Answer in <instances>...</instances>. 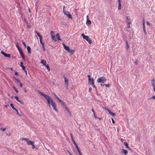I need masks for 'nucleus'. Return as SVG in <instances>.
Listing matches in <instances>:
<instances>
[{
  "mask_svg": "<svg viewBox=\"0 0 155 155\" xmlns=\"http://www.w3.org/2000/svg\"><path fill=\"white\" fill-rule=\"evenodd\" d=\"M39 93L42 96H43L47 100L49 106L50 107L51 105L53 107L54 110L56 112H58V110L56 108V105L53 100L49 96H48L45 94H43L41 92H40Z\"/></svg>",
  "mask_w": 155,
  "mask_h": 155,
  "instance_id": "obj_1",
  "label": "nucleus"
},
{
  "mask_svg": "<svg viewBox=\"0 0 155 155\" xmlns=\"http://www.w3.org/2000/svg\"><path fill=\"white\" fill-rule=\"evenodd\" d=\"M54 32L53 31H51L50 34L51 35L53 40L55 41H57V40H61V39L60 38L59 35L58 33L56 35V36L54 35Z\"/></svg>",
  "mask_w": 155,
  "mask_h": 155,
  "instance_id": "obj_2",
  "label": "nucleus"
},
{
  "mask_svg": "<svg viewBox=\"0 0 155 155\" xmlns=\"http://www.w3.org/2000/svg\"><path fill=\"white\" fill-rule=\"evenodd\" d=\"M35 32L37 34L38 36L39 37L40 43L42 45L43 50L44 51H45V45L44 42L42 41V35L36 31H35Z\"/></svg>",
  "mask_w": 155,
  "mask_h": 155,
  "instance_id": "obj_3",
  "label": "nucleus"
},
{
  "mask_svg": "<svg viewBox=\"0 0 155 155\" xmlns=\"http://www.w3.org/2000/svg\"><path fill=\"white\" fill-rule=\"evenodd\" d=\"M81 36H83V38L85 39L89 44L92 43V40L88 36L85 35L83 33L81 34Z\"/></svg>",
  "mask_w": 155,
  "mask_h": 155,
  "instance_id": "obj_4",
  "label": "nucleus"
},
{
  "mask_svg": "<svg viewBox=\"0 0 155 155\" xmlns=\"http://www.w3.org/2000/svg\"><path fill=\"white\" fill-rule=\"evenodd\" d=\"M88 81L89 85H92L94 88L97 90V87L94 85V79L91 78V79H88Z\"/></svg>",
  "mask_w": 155,
  "mask_h": 155,
  "instance_id": "obj_5",
  "label": "nucleus"
},
{
  "mask_svg": "<svg viewBox=\"0 0 155 155\" xmlns=\"http://www.w3.org/2000/svg\"><path fill=\"white\" fill-rule=\"evenodd\" d=\"M107 81L106 78L105 77H102L98 78L97 80L98 83H104Z\"/></svg>",
  "mask_w": 155,
  "mask_h": 155,
  "instance_id": "obj_6",
  "label": "nucleus"
},
{
  "mask_svg": "<svg viewBox=\"0 0 155 155\" xmlns=\"http://www.w3.org/2000/svg\"><path fill=\"white\" fill-rule=\"evenodd\" d=\"M10 106L12 107V108L13 109L16 111L17 114L18 115V116H21V115L19 113L18 110L16 108L14 107L13 104H10Z\"/></svg>",
  "mask_w": 155,
  "mask_h": 155,
  "instance_id": "obj_7",
  "label": "nucleus"
},
{
  "mask_svg": "<svg viewBox=\"0 0 155 155\" xmlns=\"http://www.w3.org/2000/svg\"><path fill=\"white\" fill-rule=\"evenodd\" d=\"M1 54L3 55L5 57L10 58L11 56L10 54H7L3 51L1 52Z\"/></svg>",
  "mask_w": 155,
  "mask_h": 155,
  "instance_id": "obj_8",
  "label": "nucleus"
},
{
  "mask_svg": "<svg viewBox=\"0 0 155 155\" xmlns=\"http://www.w3.org/2000/svg\"><path fill=\"white\" fill-rule=\"evenodd\" d=\"M64 79L65 84L67 85V87L68 88L69 85L68 80L65 77H64Z\"/></svg>",
  "mask_w": 155,
  "mask_h": 155,
  "instance_id": "obj_9",
  "label": "nucleus"
},
{
  "mask_svg": "<svg viewBox=\"0 0 155 155\" xmlns=\"http://www.w3.org/2000/svg\"><path fill=\"white\" fill-rule=\"evenodd\" d=\"M19 51V52L20 53V55H21L22 58H23V59H24V60H25V57H24V55L23 54V53L22 51V50L21 49Z\"/></svg>",
  "mask_w": 155,
  "mask_h": 155,
  "instance_id": "obj_10",
  "label": "nucleus"
},
{
  "mask_svg": "<svg viewBox=\"0 0 155 155\" xmlns=\"http://www.w3.org/2000/svg\"><path fill=\"white\" fill-rule=\"evenodd\" d=\"M118 9L120 10L121 9V1L120 0H118Z\"/></svg>",
  "mask_w": 155,
  "mask_h": 155,
  "instance_id": "obj_11",
  "label": "nucleus"
},
{
  "mask_svg": "<svg viewBox=\"0 0 155 155\" xmlns=\"http://www.w3.org/2000/svg\"><path fill=\"white\" fill-rule=\"evenodd\" d=\"M126 21L127 23L128 24H130L131 23V20L130 18H128V17L127 16L126 17Z\"/></svg>",
  "mask_w": 155,
  "mask_h": 155,
  "instance_id": "obj_12",
  "label": "nucleus"
},
{
  "mask_svg": "<svg viewBox=\"0 0 155 155\" xmlns=\"http://www.w3.org/2000/svg\"><path fill=\"white\" fill-rule=\"evenodd\" d=\"M68 51L71 55H73L74 54L75 50H71L70 49Z\"/></svg>",
  "mask_w": 155,
  "mask_h": 155,
  "instance_id": "obj_13",
  "label": "nucleus"
},
{
  "mask_svg": "<svg viewBox=\"0 0 155 155\" xmlns=\"http://www.w3.org/2000/svg\"><path fill=\"white\" fill-rule=\"evenodd\" d=\"M41 63L44 66L46 65V61L42 59L41 61Z\"/></svg>",
  "mask_w": 155,
  "mask_h": 155,
  "instance_id": "obj_14",
  "label": "nucleus"
},
{
  "mask_svg": "<svg viewBox=\"0 0 155 155\" xmlns=\"http://www.w3.org/2000/svg\"><path fill=\"white\" fill-rule=\"evenodd\" d=\"M121 152L122 153H124L125 154V155H127L128 152L127 151V150L124 149H122Z\"/></svg>",
  "mask_w": 155,
  "mask_h": 155,
  "instance_id": "obj_15",
  "label": "nucleus"
},
{
  "mask_svg": "<svg viewBox=\"0 0 155 155\" xmlns=\"http://www.w3.org/2000/svg\"><path fill=\"white\" fill-rule=\"evenodd\" d=\"M63 45L65 49L68 51L70 49L69 47L66 46V45L64 43Z\"/></svg>",
  "mask_w": 155,
  "mask_h": 155,
  "instance_id": "obj_16",
  "label": "nucleus"
},
{
  "mask_svg": "<svg viewBox=\"0 0 155 155\" xmlns=\"http://www.w3.org/2000/svg\"><path fill=\"white\" fill-rule=\"evenodd\" d=\"M91 21L90 20H89V19H87V20L86 22V25L87 26H89L91 24Z\"/></svg>",
  "mask_w": 155,
  "mask_h": 155,
  "instance_id": "obj_17",
  "label": "nucleus"
},
{
  "mask_svg": "<svg viewBox=\"0 0 155 155\" xmlns=\"http://www.w3.org/2000/svg\"><path fill=\"white\" fill-rule=\"evenodd\" d=\"M27 47L28 53L31 54V48L29 46H27Z\"/></svg>",
  "mask_w": 155,
  "mask_h": 155,
  "instance_id": "obj_18",
  "label": "nucleus"
},
{
  "mask_svg": "<svg viewBox=\"0 0 155 155\" xmlns=\"http://www.w3.org/2000/svg\"><path fill=\"white\" fill-rule=\"evenodd\" d=\"M20 66L22 68V69L23 70H25V67L23 65V62H21L20 63Z\"/></svg>",
  "mask_w": 155,
  "mask_h": 155,
  "instance_id": "obj_19",
  "label": "nucleus"
},
{
  "mask_svg": "<svg viewBox=\"0 0 155 155\" xmlns=\"http://www.w3.org/2000/svg\"><path fill=\"white\" fill-rule=\"evenodd\" d=\"M33 143H34L33 141H28V140L27 142V144L28 145H31Z\"/></svg>",
  "mask_w": 155,
  "mask_h": 155,
  "instance_id": "obj_20",
  "label": "nucleus"
},
{
  "mask_svg": "<svg viewBox=\"0 0 155 155\" xmlns=\"http://www.w3.org/2000/svg\"><path fill=\"white\" fill-rule=\"evenodd\" d=\"M14 98L16 99L17 101L20 102V103H21V101L19 99L18 97L16 96H15L14 97Z\"/></svg>",
  "mask_w": 155,
  "mask_h": 155,
  "instance_id": "obj_21",
  "label": "nucleus"
},
{
  "mask_svg": "<svg viewBox=\"0 0 155 155\" xmlns=\"http://www.w3.org/2000/svg\"><path fill=\"white\" fill-rule=\"evenodd\" d=\"M16 46L18 51L21 49L19 47V45L18 43H17L16 45Z\"/></svg>",
  "mask_w": 155,
  "mask_h": 155,
  "instance_id": "obj_22",
  "label": "nucleus"
},
{
  "mask_svg": "<svg viewBox=\"0 0 155 155\" xmlns=\"http://www.w3.org/2000/svg\"><path fill=\"white\" fill-rule=\"evenodd\" d=\"M67 16L69 18H70V19H72V16L70 14H68Z\"/></svg>",
  "mask_w": 155,
  "mask_h": 155,
  "instance_id": "obj_23",
  "label": "nucleus"
},
{
  "mask_svg": "<svg viewBox=\"0 0 155 155\" xmlns=\"http://www.w3.org/2000/svg\"><path fill=\"white\" fill-rule=\"evenodd\" d=\"M108 113L109 114H110L111 115H112L113 117L115 116V114L111 112L110 110V111H109V112H108Z\"/></svg>",
  "mask_w": 155,
  "mask_h": 155,
  "instance_id": "obj_24",
  "label": "nucleus"
},
{
  "mask_svg": "<svg viewBox=\"0 0 155 155\" xmlns=\"http://www.w3.org/2000/svg\"><path fill=\"white\" fill-rule=\"evenodd\" d=\"M130 47L128 44L127 43V41H126V49L127 50H128L129 48Z\"/></svg>",
  "mask_w": 155,
  "mask_h": 155,
  "instance_id": "obj_25",
  "label": "nucleus"
},
{
  "mask_svg": "<svg viewBox=\"0 0 155 155\" xmlns=\"http://www.w3.org/2000/svg\"><path fill=\"white\" fill-rule=\"evenodd\" d=\"M124 145L126 146V147L129 149H130V148L128 147V143L126 142H124Z\"/></svg>",
  "mask_w": 155,
  "mask_h": 155,
  "instance_id": "obj_26",
  "label": "nucleus"
},
{
  "mask_svg": "<svg viewBox=\"0 0 155 155\" xmlns=\"http://www.w3.org/2000/svg\"><path fill=\"white\" fill-rule=\"evenodd\" d=\"M32 146V148L33 149H35V150L37 149V147H36L34 145V143H33L32 145H31Z\"/></svg>",
  "mask_w": 155,
  "mask_h": 155,
  "instance_id": "obj_27",
  "label": "nucleus"
},
{
  "mask_svg": "<svg viewBox=\"0 0 155 155\" xmlns=\"http://www.w3.org/2000/svg\"><path fill=\"white\" fill-rule=\"evenodd\" d=\"M46 67L47 70L49 71H50V68L49 67V65L48 64H46V65L45 66Z\"/></svg>",
  "mask_w": 155,
  "mask_h": 155,
  "instance_id": "obj_28",
  "label": "nucleus"
},
{
  "mask_svg": "<svg viewBox=\"0 0 155 155\" xmlns=\"http://www.w3.org/2000/svg\"><path fill=\"white\" fill-rule=\"evenodd\" d=\"M152 85L153 84H155V81L154 80V78L151 81Z\"/></svg>",
  "mask_w": 155,
  "mask_h": 155,
  "instance_id": "obj_29",
  "label": "nucleus"
},
{
  "mask_svg": "<svg viewBox=\"0 0 155 155\" xmlns=\"http://www.w3.org/2000/svg\"><path fill=\"white\" fill-rule=\"evenodd\" d=\"M6 128L5 127H2L0 128V130H1L4 131L6 130Z\"/></svg>",
  "mask_w": 155,
  "mask_h": 155,
  "instance_id": "obj_30",
  "label": "nucleus"
},
{
  "mask_svg": "<svg viewBox=\"0 0 155 155\" xmlns=\"http://www.w3.org/2000/svg\"><path fill=\"white\" fill-rule=\"evenodd\" d=\"M75 147L76 148L77 151H78V153L81 152L79 148L78 147V146Z\"/></svg>",
  "mask_w": 155,
  "mask_h": 155,
  "instance_id": "obj_31",
  "label": "nucleus"
},
{
  "mask_svg": "<svg viewBox=\"0 0 155 155\" xmlns=\"http://www.w3.org/2000/svg\"><path fill=\"white\" fill-rule=\"evenodd\" d=\"M63 13H64L67 16L68 14H69V12H64V10H63Z\"/></svg>",
  "mask_w": 155,
  "mask_h": 155,
  "instance_id": "obj_32",
  "label": "nucleus"
},
{
  "mask_svg": "<svg viewBox=\"0 0 155 155\" xmlns=\"http://www.w3.org/2000/svg\"><path fill=\"white\" fill-rule=\"evenodd\" d=\"M143 32L145 34V35L147 34V31H146L145 28H143Z\"/></svg>",
  "mask_w": 155,
  "mask_h": 155,
  "instance_id": "obj_33",
  "label": "nucleus"
},
{
  "mask_svg": "<svg viewBox=\"0 0 155 155\" xmlns=\"http://www.w3.org/2000/svg\"><path fill=\"white\" fill-rule=\"evenodd\" d=\"M21 139L22 140H25L27 142V141L28 140V139L27 138H22Z\"/></svg>",
  "mask_w": 155,
  "mask_h": 155,
  "instance_id": "obj_34",
  "label": "nucleus"
},
{
  "mask_svg": "<svg viewBox=\"0 0 155 155\" xmlns=\"http://www.w3.org/2000/svg\"><path fill=\"white\" fill-rule=\"evenodd\" d=\"M13 88L15 90V91L16 93H18V90H17V89L15 87H13Z\"/></svg>",
  "mask_w": 155,
  "mask_h": 155,
  "instance_id": "obj_35",
  "label": "nucleus"
},
{
  "mask_svg": "<svg viewBox=\"0 0 155 155\" xmlns=\"http://www.w3.org/2000/svg\"><path fill=\"white\" fill-rule=\"evenodd\" d=\"M71 139H72V141H74V138H73V135H72V134H71Z\"/></svg>",
  "mask_w": 155,
  "mask_h": 155,
  "instance_id": "obj_36",
  "label": "nucleus"
},
{
  "mask_svg": "<svg viewBox=\"0 0 155 155\" xmlns=\"http://www.w3.org/2000/svg\"><path fill=\"white\" fill-rule=\"evenodd\" d=\"M103 108L104 109H105V110H107L108 112H109V111H110V110L107 108H106L105 107H103Z\"/></svg>",
  "mask_w": 155,
  "mask_h": 155,
  "instance_id": "obj_37",
  "label": "nucleus"
},
{
  "mask_svg": "<svg viewBox=\"0 0 155 155\" xmlns=\"http://www.w3.org/2000/svg\"><path fill=\"white\" fill-rule=\"evenodd\" d=\"M56 98L58 100V101L61 102L62 103L63 101L60 99L58 97H56Z\"/></svg>",
  "mask_w": 155,
  "mask_h": 155,
  "instance_id": "obj_38",
  "label": "nucleus"
},
{
  "mask_svg": "<svg viewBox=\"0 0 155 155\" xmlns=\"http://www.w3.org/2000/svg\"><path fill=\"white\" fill-rule=\"evenodd\" d=\"M104 85L105 86L107 87H109L110 86V84H105Z\"/></svg>",
  "mask_w": 155,
  "mask_h": 155,
  "instance_id": "obj_39",
  "label": "nucleus"
},
{
  "mask_svg": "<svg viewBox=\"0 0 155 155\" xmlns=\"http://www.w3.org/2000/svg\"><path fill=\"white\" fill-rule=\"evenodd\" d=\"M152 86L153 87V88L154 91V92L155 93V84H153V85H152Z\"/></svg>",
  "mask_w": 155,
  "mask_h": 155,
  "instance_id": "obj_40",
  "label": "nucleus"
},
{
  "mask_svg": "<svg viewBox=\"0 0 155 155\" xmlns=\"http://www.w3.org/2000/svg\"><path fill=\"white\" fill-rule=\"evenodd\" d=\"M152 98H153L155 100V96H153L152 97H151L149 99L150 100Z\"/></svg>",
  "mask_w": 155,
  "mask_h": 155,
  "instance_id": "obj_41",
  "label": "nucleus"
},
{
  "mask_svg": "<svg viewBox=\"0 0 155 155\" xmlns=\"http://www.w3.org/2000/svg\"><path fill=\"white\" fill-rule=\"evenodd\" d=\"M73 143H74V145H75V147L78 146L77 145V144L76 143V142H75V141H73Z\"/></svg>",
  "mask_w": 155,
  "mask_h": 155,
  "instance_id": "obj_42",
  "label": "nucleus"
},
{
  "mask_svg": "<svg viewBox=\"0 0 155 155\" xmlns=\"http://www.w3.org/2000/svg\"><path fill=\"white\" fill-rule=\"evenodd\" d=\"M22 42H23V44L24 46H25V47H26V45L25 43L23 41H22Z\"/></svg>",
  "mask_w": 155,
  "mask_h": 155,
  "instance_id": "obj_43",
  "label": "nucleus"
},
{
  "mask_svg": "<svg viewBox=\"0 0 155 155\" xmlns=\"http://www.w3.org/2000/svg\"><path fill=\"white\" fill-rule=\"evenodd\" d=\"M92 90V89L91 87L89 88V92H91V91Z\"/></svg>",
  "mask_w": 155,
  "mask_h": 155,
  "instance_id": "obj_44",
  "label": "nucleus"
},
{
  "mask_svg": "<svg viewBox=\"0 0 155 155\" xmlns=\"http://www.w3.org/2000/svg\"><path fill=\"white\" fill-rule=\"evenodd\" d=\"M146 23H147V25H150V24L149 22L148 21H147L146 22Z\"/></svg>",
  "mask_w": 155,
  "mask_h": 155,
  "instance_id": "obj_45",
  "label": "nucleus"
},
{
  "mask_svg": "<svg viewBox=\"0 0 155 155\" xmlns=\"http://www.w3.org/2000/svg\"><path fill=\"white\" fill-rule=\"evenodd\" d=\"M94 117L95 118H98L96 116V115L95 114V113H94Z\"/></svg>",
  "mask_w": 155,
  "mask_h": 155,
  "instance_id": "obj_46",
  "label": "nucleus"
},
{
  "mask_svg": "<svg viewBox=\"0 0 155 155\" xmlns=\"http://www.w3.org/2000/svg\"><path fill=\"white\" fill-rule=\"evenodd\" d=\"M23 70L25 71V73L26 75H27V71L25 69V70Z\"/></svg>",
  "mask_w": 155,
  "mask_h": 155,
  "instance_id": "obj_47",
  "label": "nucleus"
},
{
  "mask_svg": "<svg viewBox=\"0 0 155 155\" xmlns=\"http://www.w3.org/2000/svg\"><path fill=\"white\" fill-rule=\"evenodd\" d=\"M11 135V134L10 133H7L6 134V135H7V136H10Z\"/></svg>",
  "mask_w": 155,
  "mask_h": 155,
  "instance_id": "obj_48",
  "label": "nucleus"
},
{
  "mask_svg": "<svg viewBox=\"0 0 155 155\" xmlns=\"http://www.w3.org/2000/svg\"><path fill=\"white\" fill-rule=\"evenodd\" d=\"M87 76L88 77V79H91V76L90 75H87Z\"/></svg>",
  "mask_w": 155,
  "mask_h": 155,
  "instance_id": "obj_49",
  "label": "nucleus"
},
{
  "mask_svg": "<svg viewBox=\"0 0 155 155\" xmlns=\"http://www.w3.org/2000/svg\"><path fill=\"white\" fill-rule=\"evenodd\" d=\"M143 28H145V23H143Z\"/></svg>",
  "mask_w": 155,
  "mask_h": 155,
  "instance_id": "obj_50",
  "label": "nucleus"
},
{
  "mask_svg": "<svg viewBox=\"0 0 155 155\" xmlns=\"http://www.w3.org/2000/svg\"><path fill=\"white\" fill-rule=\"evenodd\" d=\"M19 85H20V86L21 87H22L23 85H22V83H20Z\"/></svg>",
  "mask_w": 155,
  "mask_h": 155,
  "instance_id": "obj_51",
  "label": "nucleus"
},
{
  "mask_svg": "<svg viewBox=\"0 0 155 155\" xmlns=\"http://www.w3.org/2000/svg\"><path fill=\"white\" fill-rule=\"evenodd\" d=\"M111 120H112V123H113V124H114L115 123V122L114 120V119H113V118H112L111 119Z\"/></svg>",
  "mask_w": 155,
  "mask_h": 155,
  "instance_id": "obj_52",
  "label": "nucleus"
},
{
  "mask_svg": "<svg viewBox=\"0 0 155 155\" xmlns=\"http://www.w3.org/2000/svg\"><path fill=\"white\" fill-rule=\"evenodd\" d=\"M143 23H145V20L144 18L143 19Z\"/></svg>",
  "mask_w": 155,
  "mask_h": 155,
  "instance_id": "obj_53",
  "label": "nucleus"
},
{
  "mask_svg": "<svg viewBox=\"0 0 155 155\" xmlns=\"http://www.w3.org/2000/svg\"><path fill=\"white\" fill-rule=\"evenodd\" d=\"M62 104L63 105H64V106L65 105V103H64V102H63L62 103Z\"/></svg>",
  "mask_w": 155,
  "mask_h": 155,
  "instance_id": "obj_54",
  "label": "nucleus"
},
{
  "mask_svg": "<svg viewBox=\"0 0 155 155\" xmlns=\"http://www.w3.org/2000/svg\"><path fill=\"white\" fill-rule=\"evenodd\" d=\"M66 109L68 112L69 113V110L66 107Z\"/></svg>",
  "mask_w": 155,
  "mask_h": 155,
  "instance_id": "obj_55",
  "label": "nucleus"
},
{
  "mask_svg": "<svg viewBox=\"0 0 155 155\" xmlns=\"http://www.w3.org/2000/svg\"><path fill=\"white\" fill-rule=\"evenodd\" d=\"M15 74L16 75H18V73L17 72H15Z\"/></svg>",
  "mask_w": 155,
  "mask_h": 155,
  "instance_id": "obj_56",
  "label": "nucleus"
},
{
  "mask_svg": "<svg viewBox=\"0 0 155 155\" xmlns=\"http://www.w3.org/2000/svg\"><path fill=\"white\" fill-rule=\"evenodd\" d=\"M16 81H17V82H18V83H19V82H20V81H19V80H18V79H16Z\"/></svg>",
  "mask_w": 155,
  "mask_h": 155,
  "instance_id": "obj_57",
  "label": "nucleus"
},
{
  "mask_svg": "<svg viewBox=\"0 0 155 155\" xmlns=\"http://www.w3.org/2000/svg\"><path fill=\"white\" fill-rule=\"evenodd\" d=\"M127 28H130V24H128V27H127Z\"/></svg>",
  "mask_w": 155,
  "mask_h": 155,
  "instance_id": "obj_58",
  "label": "nucleus"
},
{
  "mask_svg": "<svg viewBox=\"0 0 155 155\" xmlns=\"http://www.w3.org/2000/svg\"><path fill=\"white\" fill-rule=\"evenodd\" d=\"M5 107H8L9 106V105L8 104V105H5Z\"/></svg>",
  "mask_w": 155,
  "mask_h": 155,
  "instance_id": "obj_59",
  "label": "nucleus"
},
{
  "mask_svg": "<svg viewBox=\"0 0 155 155\" xmlns=\"http://www.w3.org/2000/svg\"><path fill=\"white\" fill-rule=\"evenodd\" d=\"M68 153L70 154V155H72V154L70 153V152L69 151H68Z\"/></svg>",
  "mask_w": 155,
  "mask_h": 155,
  "instance_id": "obj_60",
  "label": "nucleus"
},
{
  "mask_svg": "<svg viewBox=\"0 0 155 155\" xmlns=\"http://www.w3.org/2000/svg\"><path fill=\"white\" fill-rule=\"evenodd\" d=\"M92 111L93 112V113H94V109H92Z\"/></svg>",
  "mask_w": 155,
  "mask_h": 155,
  "instance_id": "obj_61",
  "label": "nucleus"
},
{
  "mask_svg": "<svg viewBox=\"0 0 155 155\" xmlns=\"http://www.w3.org/2000/svg\"><path fill=\"white\" fill-rule=\"evenodd\" d=\"M79 153V155H82L81 152Z\"/></svg>",
  "mask_w": 155,
  "mask_h": 155,
  "instance_id": "obj_62",
  "label": "nucleus"
},
{
  "mask_svg": "<svg viewBox=\"0 0 155 155\" xmlns=\"http://www.w3.org/2000/svg\"><path fill=\"white\" fill-rule=\"evenodd\" d=\"M28 11H29V12L30 13H31V11L30 10V9H28Z\"/></svg>",
  "mask_w": 155,
  "mask_h": 155,
  "instance_id": "obj_63",
  "label": "nucleus"
},
{
  "mask_svg": "<svg viewBox=\"0 0 155 155\" xmlns=\"http://www.w3.org/2000/svg\"><path fill=\"white\" fill-rule=\"evenodd\" d=\"M135 64L137 65V61H135Z\"/></svg>",
  "mask_w": 155,
  "mask_h": 155,
  "instance_id": "obj_64",
  "label": "nucleus"
}]
</instances>
